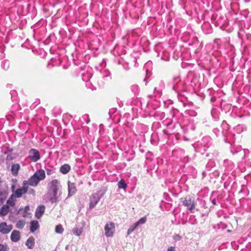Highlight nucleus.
<instances>
[{
	"label": "nucleus",
	"mask_w": 251,
	"mask_h": 251,
	"mask_svg": "<svg viewBox=\"0 0 251 251\" xmlns=\"http://www.w3.org/2000/svg\"><path fill=\"white\" fill-rule=\"evenodd\" d=\"M45 171L43 170L40 169L37 170L27 180H24L23 182L26 183V186L28 188L29 186L36 187L40 181L45 178Z\"/></svg>",
	"instance_id": "f257e3e1"
},
{
	"label": "nucleus",
	"mask_w": 251,
	"mask_h": 251,
	"mask_svg": "<svg viewBox=\"0 0 251 251\" xmlns=\"http://www.w3.org/2000/svg\"><path fill=\"white\" fill-rule=\"evenodd\" d=\"M181 201L183 205L186 206L187 208L192 213L194 212V209L195 208V203L194 202V198L190 196H186L185 198L181 199Z\"/></svg>",
	"instance_id": "f03ea898"
},
{
	"label": "nucleus",
	"mask_w": 251,
	"mask_h": 251,
	"mask_svg": "<svg viewBox=\"0 0 251 251\" xmlns=\"http://www.w3.org/2000/svg\"><path fill=\"white\" fill-rule=\"evenodd\" d=\"M104 233L107 237H112L113 236L115 231V226L114 223L110 222L106 224L104 226Z\"/></svg>",
	"instance_id": "7ed1b4c3"
},
{
	"label": "nucleus",
	"mask_w": 251,
	"mask_h": 251,
	"mask_svg": "<svg viewBox=\"0 0 251 251\" xmlns=\"http://www.w3.org/2000/svg\"><path fill=\"white\" fill-rule=\"evenodd\" d=\"M26 183L23 182V187L17 189L14 194H12L15 195V197L17 198H20L22 197L23 195L25 194L27 192L28 188L26 186Z\"/></svg>",
	"instance_id": "20e7f679"
},
{
	"label": "nucleus",
	"mask_w": 251,
	"mask_h": 251,
	"mask_svg": "<svg viewBox=\"0 0 251 251\" xmlns=\"http://www.w3.org/2000/svg\"><path fill=\"white\" fill-rule=\"evenodd\" d=\"M11 225H8L6 222H2L0 224V232L3 234L9 233L12 229Z\"/></svg>",
	"instance_id": "39448f33"
},
{
	"label": "nucleus",
	"mask_w": 251,
	"mask_h": 251,
	"mask_svg": "<svg viewBox=\"0 0 251 251\" xmlns=\"http://www.w3.org/2000/svg\"><path fill=\"white\" fill-rule=\"evenodd\" d=\"M29 158L33 162H37L40 159V153L36 149H32L29 151Z\"/></svg>",
	"instance_id": "423d86ee"
},
{
	"label": "nucleus",
	"mask_w": 251,
	"mask_h": 251,
	"mask_svg": "<svg viewBox=\"0 0 251 251\" xmlns=\"http://www.w3.org/2000/svg\"><path fill=\"white\" fill-rule=\"evenodd\" d=\"M85 226V223L84 222L80 224V225H76L75 227L73 228V233L76 236H80L83 231V228Z\"/></svg>",
	"instance_id": "0eeeda50"
},
{
	"label": "nucleus",
	"mask_w": 251,
	"mask_h": 251,
	"mask_svg": "<svg viewBox=\"0 0 251 251\" xmlns=\"http://www.w3.org/2000/svg\"><path fill=\"white\" fill-rule=\"evenodd\" d=\"M58 184L59 182L57 180H53L51 182L50 191V192L52 191L54 196H55L57 194Z\"/></svg>",
	"instance_id": "6e6552de"
},
{
	"label": "nucleus",
	"mask_w": 251,
	"mask_h": 251,
	"mask_svg": "<svg viewBox=\"0 0 251 251\" xmlns=\"http://www.w3.org/2000/svg\"><path fill=\"white\" fill-rule=\"evenodd\" d=\"M100 200L97 195L94 194L91 195L90 198V208H93L97 204Z\"/></svg>",
	"instance_id": "1a4fd4ad"
},
{
	"label": "nucleus",
	"mask_w": 251,
	"mask_h": 251,
	"mask_svg": "<svg viewBox=\"0 0 251 251\" xmlns=\"http://www.w3.org/2000/svg\"><path fill=\"white\" fill-rule=\"evenodd\" d=\"M45 211V206L44 205H41L37 207L35 211V216L37 218L40 219L44 213Z\"/></svg>",
	"instance_id": "9d476101"
},
{
	"label": "nucleus",
	"mask_w": 251,
	"mask_h": 251,
	"mask_svg": "<svg viewBox=\"0 0 251 251\" xmlns=\"http://www.w3.org/2000/svg\"><path fill=\"white\" fill-rule=\"evenodd\" d=\"M11 240L14 242H17L21 238V233L19 231L14 230L12 232L10 236Z\"/></svg>",
	"instance_id": "9b49d317"
},
{
	"label": "nucleus",
	"mask_w": 251,
	"mask_h": 251,
	"mask_svg": "<svg viewBox=\"0 0 251 251\" xmlns=\"http://www.w3.org/2000/svg\"><path fill=\"white\" fill-rule=\"evenodd\" d=\"M10 211L9 205L3 204L0 208V216L4 217L8 214Z\"/></svg>",
	"instance_id": "f8f14e48"
},
{
	"label": "nucleus",
	"mask_w": 251,
	"mask_h": 251,
	"mask_svg": "<svg viewBox=\"0 0 251 251\" xmlns=\"http://www.w3.org/2000/svg\"><path fill=\"white\" fill-rule=\"evenodd\" d=\"M16 197H15V195L11 194L10 197L8 198L6 201V205H9V207L10 206L13 207L15 205L16 201Z\"/></svg>",
	"instance_id": "ddd939ff"
},
{
	"label": "nucleus",
	"mask_w": 251,
	"mask_h": 251,
	"mask_svg": "<svg viewBox=\"0 0 251 251\" xmlns=\"http://www.w3.org/2000/svg\"><path fill=\"white\" fill-rule=\"evenodd\" d=\"M76 191V189L75 184L74 183H72V182L69 181L68 182V195L69 196H72L75 193Z\"/></svg>",
	"instance_id": "4468645a"
},
{
	"label": "nucleus",
	"mask_w": 251,
	"mask_h": 251,
	"mask_svg": "<svg viewBox=\"0 0 251 251\" xmlns=\"http://www.w3.org/2000/svg\"><path fill=\"white\" fill-rule=\"evenodd\" d=\"M20 168V166L19 164H13L11 166V171L12 174L16 176L18 174Z\"/></svg>",
	"instance_id": "2eb2a0df"
},
{
	"label": "nucleus",
	"mask_w": 251,
	"mask_h": 251,
	"mask_svg": "<svg viewBox=\"0 0 251 251\" xmlns=\"http://www.w3.org/2000/svg\"><path fill=\"white\" fill-rule=\"evenodd\" d=\"M39 227V225L37 221L33 220L31 221L30 229L31 232H34Z\"/></svg>",
	"instance_id": "dca6fc26"
},
{
	"label": "nucleus",
	"mask_w": 251,
	"mask_h": 251,
	"mask_svg": "<svg viewBox=\"0 0 251 251\" xmlns=\"http://www.w3.org/2000/svg\"><path fill=\"white\" fill-rule=\"evenodd\" d=\"M8 196V193L5 191L0 190V206L3 204Z\"/></svg>",
	"instance_id": "f3484780"
},
{
	"label": "nucleus",
	"mask_w": 251,
	"mask_h": 251,
	"mask_svg": "<svg viewBox=\"0 0 251 251\" xmlns=\"http://www.w3.org/2000/svg\"><path fill=\"white\" fill-rule=\"evenodd\" d=\"M35 244V239L33 237H30L26 242V245L28 249H32L34 248Z\"/></svg>",
	"instance_id": "a211bd4d"
},
{
	"label": "nucleus",
	"mask_w": 251,
	"mask_h": 251,
	"mask_svg": "<svg viewBox=\"0 0 251 251\" xmlns=\"http://www.w3.org/2000/svg\"><path fill=\"white\" fill-rule=\"evenodd\" d=\"M25 225V222L24 220H19L16 225L17 228L19 229H22Z\"/></svg>",
	"instance_id": "6ab92c4d"
},
{
	"label": "nucleus",
	"mask_w": 251,
	"mask_h": 251,
	"mask_svg": "<svg viewBox=\"0 0 251 251\" xmlns=\"http://www.w3.org/2000/svg\"><path fill=\"white\" fill-rule=\"evenodd\" d=\"M147 218L146 217H142L139 221L135 223V227H137L139 225L143 224L146 223Z\"/></svg>",
	"instance_id": "aec40b11"
},
{
	"label": "nucleus",
	"mask_w": 251,
	"mask_h": 251,
	"mask_svg": "<svg viewBox=\"0 0 251 251\" xmlns=\"http://www.w3.org/2000/svg\"><path fill=\"white\" fill-rule=\"evenodd\" d=\"M119 188L125 189L127 187V185L124 180L121 179L118 184Z\"/></svg>",
	"instance_id": "412c9836"
},
{
	"label": "nucleus",
	"mask_w": 251,
	"mask_h": 251,
	"mask_svg": "<svg viewBox=\"0 0 251 251\" xmlns=\"http://www.w3.org/2000/svg\"><path fill=\"white\" fill-rule=\"evenodd\" d=\"M55 232L57 233H62V232H63V227H62V226L61 224H59V225H57L55 227Z\"/></svg>",
	"instance_id": "4be33fe9"
},
{
	"label": "nucleus",
	"mask_w": 251,
	"mask_h": 251,
	"mask_svg": "<svg viewBox=\"0 0 251 251\" xmlns=\"http://www.w3.org/2000/svg\"><path fill=\"white\" fill-rule=\"evenodd\" d=\"M71 170V167L69 164H64V174H67Z\"/></svg>",
	"instance_id": "5701e85b"
},
{
	"label": "nucleus",
	"mask_w": 251,
	"mask_h": 251,
	"mask_svg": "<svg viewBox=\"0 0 251 251\" xmlns=\"http://www.w3.org/2000/svg\"><path fill=\"white\" fill-rule=\"evenodd\" d=\"M9 248L7 245L0 244V251H8Z\"/></svg>",
	"instance_id": "b1692460"
},
{
	"label": "nucleus",
	"mask_w": 251,
	"mask_h": 251,
	"mask_svg": "<svg viewBox=\"0 0 251 251\" xmlns=\"http://www.w3.org/2000/svg\"><path fill=\"white\" fill-rule=\"evenodd\" d=\"M136 227H135V225H134V226L133 228H129L128 230H127V233L128 235L130 234L132 232H133L135 229L136 228Z\"/></svg>",
	"instance_id": "393cba45"
},
{
	"label": "nucleus",
	"mask_w": 251,
	"mask_h": 251,
	"mask_svg": "<svg viewBox=\"0 0 251 251\" xmlns=\"http://www.w3.org/2000/svg\"><path fill=\"white\" fill-rule=\"evenodd\" d=\"M167 251H176L175 248L174 247H170L168 249Z\"/></svg>",
	"instance_id": "a878e982"
},
{
	"label": "nucleus",
	"mask_w": 251,
	"mask_h": 251,
	"mask_svg": "<svg viewBox=\"0 0 251 251\" xmlns=\"http://www.w3.org/2000/svg\"><path fill=\"white\" fill-rule=\"evenodd\" d=\"M52 170H50V169H48L47 170V174L48 175H50L51 174H52Z\"/></svg>",
	"instance_id": "bb28decb"
},
{
	"label": "nucleus",
	"mask_w": 251,
	"mask_h": 251,
	"mask_svg": "<svg viewBox=\"0 0 251 251\" xmlns=\"http://www.w3.org/2000/svg\"><path fill=\"white\" fill-rule=\"evenodd\" d=\"M11 191H12V192H15V185H12L11 186Z\"/></svg>",
	"instance_id": "cd10ccee"
},
{
	"label": "nucleus",
	"mask_w": 251,
	"mask_h": 251,
	"mask_svg": "<svg viewBox=\"0 0 251 251\" xmlns=\"http://www.w3.org/2000/svg\"><path fill=\"white\" fill-rule=\"evenodd\" d=\"M30 192L31 194H33V195H34L35 193V191L33 189H31L30 190Z\"/></svg>",
	"instance_id": "c85d7f7f"
},
{
	"label": "nucleus",
	"mask_w": 251,
	"mask_h": 251,
	"mask_svg": "<svg viewBox=\"0 0 251 251\" xmlns=\"http://www.w3.org/2000/svg\"><path fill=\"white\" fill-rule=\"evenodd\" d=\"M63 166H61L60 168V171L63 173Z\"/></svg>",
	"instance_id": "c756f323"
}]
</instances>
